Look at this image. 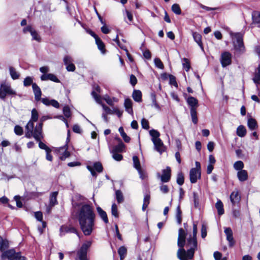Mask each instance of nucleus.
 Masks as SVG:
<instances>
[{
    "label": "nucleus",
    "mask_w": 260,
    "mask_h": 260,
    "mask_svg": "<svg viewBox=\"0 0 260 260\" xmlns=\"http://www.w3.org/2000/svg\"><path fill=\"white\" fill-rule=\"evenodd\" d=\"M38 119V113L36 109H33L31 111V120L33 123L34 122H36Z\"/></svg>",
    "instance_id": "49"
},
{
    "label": "nucleus",
    "mask_w": 260,
    "mask_h": 260,
    "mask_svg": "<svg viewBox=\"0 0 260 260\" xmlns=\"http://www.w3.org/2000/svg\"><path fill=\"white\" fill-rule=\"evenodd\" d=\"M215 207L217 210L218 214L222 215L224 214V211L223 209V205L222 202L220 200H218L215 204Z\"/></svg>",
    "instance_id": "28"
},
{
    "label": "nucleus",
    "mask_w": 260,
    "mask_h": 260,
    "mask_svg": "<svg viewBox=\"0 0 260 260\" xmlns=\"http://www.w3.org/2000/svg\"><path fill=\"white\" fill-rule=\"evenodd\" d=\"M78 218L81 229L86 236L90 235L94 225L95 214L93 208L89 204H83L79 209Z\"/></svg>",
    "instance_id": "1"
},
{
    "label": "nucleus",
    "mask_w": 260,
    "mask_h": 260,
    "mask_svg": "<svg viewBox=\"0 0 260 260\" xmlns=\"http://www.w3.org/2000/svg\"><path fill=\"white\" fill-rule=\"evenodd\" d=\"M154 61L155 66L157 68H158L159 69H163V68H164L163 63L159 58H156L154 59Z\"/></svg>",
    "instance_id": "62"
},
{
    "label": "nucleus",
    "mask_w": 260,
    "mask_h": 260,
    "mask_svg": "<svg viewBox=\"0 0 260 260\" xmlns=\"http://www.w3.org/2000/svg\"><path fill=\"white\" fill-rule=\"evenodd\" d=\"M246 129L242 125H239L237 128V135L240 137H244L246 134Z\"/></svg>",
    "instance_id": "30"
},
{
    "label": "nucleus",
    "mask_w": 260,
    "mask_h": 260,
    "mask_svg": "<svg viewBox=\"0 0 260 260\" xmlns=\"http://www.w3.org/2000/svg\"><path fill=\"white\" fill-rule=\"evenodd\" d=\"M113 158L117 160L120 161L122 159V155L121 154H118V152H113Z\"/></svg>",
    "instance_id": "63"
},
{
    "label": "nucleus",
    "mask_w": 260,
    "mask_h": 260,
    "mask_svg": "<svg viewBox=\"0 0 260 260\" xmlns=\"http://www.w3.org/2000/svg\"><path fill=\"white\" fill-rule=\"evenodd\" d=\"M58 195V192L57 191H54L51 193V194L50 196V199H49V206L50 208H52L54 207L55 205L58 204L57 201V196Z\"/></svg>",
    "instance_id": "21"
},
{
    "label": "nucleus",
    "mask_w": 260,
    "mask_h": 260,
    "mask_svg": "<svg viewBox=\"0 0 260 260\" xmlns=\"http://www.w3.org/2000/svg\"><path fill=\"white\" fill-rule=\"evenodd\" d=\"M118 131H119V132L121 136L122 137V138H123V140L124 141V142H126V143L129 142V141L131 140V138L124 132L123 128L121 126V127H120L119 128Z\"/></svg>",
    "instance_id": "36"
},
{
    "label": "nucleus",
    "mask_w": 260,
    "mask_h": 260,
    "mask_svg": "<svg viewBox=\"0 0 260 260\" xmlns=\"http://www.w3.org/2000/svg\"><path fill=\"white\" fill-rule=\"evenodd\" d=\"M155 147V149L160 153L164 151L162 149L164 144L160 139H158L152 141Z\"/></svg>",
    "instance_id": "25"
},
{
    "label": "nucleus",
    "mask_w": 260,
    "mask_h": 260,
    "mask_svg": "<svg viewBox=\"0 0 260 260\" xmlns=\"http://www.w3.org/2000/svg\"><path fill=\"white\" fill-rule=\"evenodd\" d=\"M186 102L190 110V115L192 121L194 124H197L198 121L197 113V109L199 107L197 99H186Z\"/></svg>",
    "instance_id": "6"
},
{
    "label": "nucleus",
    "mask_w": 260,
    "mask_h": 260,
    "mask_svg": "<svg viewBox=\"0 0 260 260\" xmlns=\"http://www.w3.org/2000/svg\"><path fill=\"white\" fill-rule=\"evenodd\" d=\"M60 149H65L64 151L63 152L62 155L59 157L60 159L61 160H64L66 158L69 157L70 156V153L67 150L68 149V145L66 144L63 147H60Z\"/></svg>",
    "instance_id": "35"
},
{
    "label": "nucleus",
    "mask_w": 260,
    "mask_h": 260,
    "mask_svg": "<svg viewBox=\"0 0 260 260\" xmlns=\"http://www.w3.org/2000/svg\"><path fill=\"white\" fill-rule=\"evenodd\" d=\"M33 83V78L32 77L28 76L26 77L23 81V85L25 87L30 86V85H32Z\"/></svg>",
    "instance_id": "43"
},
{
    "label": "nucleus",
    "mask_w": 260,
    "mask_h": 260,
    "mask_svg": "<svg viewBox=\"0 0 260 260\" xmlns=\"http://www.w3.org/2000/svg\"><path fill=\"white\" fill-rule=\"evenodd\" d=\"M186 233L182 228H180L178 231V237L177 245L179 247H184L185 244Z\"/></svg>",
    "instance_id": "12"
},
{
    "label": "nucleus",
    "mask_w": 260,
    "mask_h": 260,
    "mask_svg": "<svg viewBox=\"0 0 260 260\" xmlns=\"http://www.w3.org/2000/svg\"><path fill=\"white\" fill-rule=\"evenodd\" d=\"M187 249L186 250L183 247H179L177 252L187 255L189 259H192L195 251L198 248V242L197 239L188 238L187 239L186 243L185 244Z\"/></svg>",
    "instance_id": "3"
},
{
    "label": "nucleus",
    "mask_w": 260,
    "mask_h": 260,
    "mask_svg": "<svg viewBox=\"0 0 260 260\" xmlns=\"http://www.w3.org/2000/svg\"><path fill=\"white\" fill-rule=\"evenodd\" d=\"M162 106H164V105H160L159 103L156 101V99H153L151 107H154L158 110H160L161 107Z\"/></svg>",
    "instance_id": "54"
},
{
    "label": "nucleus",
    "mask_w": 260,
    "mask_h": 260,
    "mask_svg": "<svg viewBox=\"0 0 260 260\" xmlns=\"http://www.w3.org/2000/svg\"><path fill=\"white\" fill-rule=\"evenodd\" d=\"M111 213L112 215L115 217H118V210L116 205L115 203H113L111 207Z\"/></svg>",
    "instance_id": "52"
},
{
    "label": "nucleus",
    "mask_w": 260,
    "mask_h": 260,
    "mask_svg": "<svg viewBox=\"0 0 260 260\" xmlns=\"http://www.w3.org/2000/svg\"><path fill=\"white\" fill-rule=\"evenodd\" d=\"M230 198L232 206H237V207H239L241 196L238 190L236 189L234 190L231 193Z\"/></svg>",
    "instance_id": "10"
},
{
    "label": "nucleus",
    "mask_w": 260,
    "mask_h": 260,
    "mask_svg": "<svg viewBox=\"0 0 260 260\" xmlns=\"http://www.w3.org/2000/svg\"><path fill=\"white\" fill-rule=\"evenodd\" d=\"M16 92L12 88L10 83L3 81L0 85V98H5L6 96H15Z\"/></svg>",
    "instance_id": "5"
},
{
    "label": "nucleus",
    "mask_w": 260,
    "mask_h": 260,
    "mask_svg": "<svg viewBox=\"0 0 260 260\" xmlns=\"http://www.w3.org/2000/svg\"><path fill=\"white\" fill-rule=\"evenodd\" d=\"M14 132L18 136H21L23 133L22 127L19 125H16L14 127Z\"/></svg>",
    "instance_id": "53"
},
{
    "label": "nucleus",
    "mask_w": 260,
    "mask_h": 260,
    "mask_svg": "<svg viewBox=\"0 0 260 260\" xmlns=\"http://www.w3.org/2000/svg\"><path fill=\"white\" fill-rule=\"evenodd\" d=\"M9 247V242L7 240H4L0 236V250L5 251Z\"/></svg>",
    "instance_id": "34"
},
{
    "label": "nucleus",
    "mask_w": 260,
    "mask_h": 260,
    "mask_svg": "<svg viewBox=\"0 0 260 260\" xmlns=\"http://www.w3.org/2000/svg\"><path fill=\"white\" fill-rule=\"evenodd\" d=\"M253 80L257 85L260 86V63L255 70Z\"/></svg>",
    "instance_id": "27"
},
{
    "label": "nucleus",
    "mask_w": 260,
    "mask_h": 260,
    "mask_svg": "<svg viewBox=\"0 0 260 260\" xmlns=\"http://www.w3.org/2000/svg\"><path fill=\"white\" fill-rule=\"evenodd\" d=\"M141 125L142 128L145 129H148L149 128V125L148 121L145 119L143 118L141 120Z\"/></svg>",
    "instance_id": "59"
},
{
    "label": "nucleus",
    "mask_w": 260,
    "mask_h": 260,
    "mask_svg": "<svg viewBox=\"0 0 260 260\" xmlns=\"http://www.w3.org/2000/svg\"><path fill=\"white\" fill-rule=\"evenodd\" d=\"M115 198H116V199L118 203H119V204L122 203L124 201L123 194H122V192L121 191V190H116Z\"/></svg>",
    "instance_id": "38"
},
{
    "label": "nucleus",
    "mask_w": 260,
    "mask_h": 260,
    "mask_svg": "<svg viewBox=\"0 0 260 260\" xmlns=\"http://www.w3.org/2000/svg\"><path fill=\"white\" fill-rule=\"evenodd\" d=\"M125 111L131 115H133V103L130 99H125L124 103Z\"/></svg>",
    "instance_id": "19"
},
{
    "label": "nucleus",
    "mask_w": 260,
    "mask_h": 260,
    "mask_svg": "<svg viewBox=\"0 0 260 260\" xmlns=\"http://www.w3.org/2000/svg\"><path fill=\"white\" fill-rule=\"evenodd\" d=\"M201 171H198L196 169H191L189 172L190 181L191 183L197 182L198 179L201 178Z\"/></svg>",
    "instance_id": "13"
},
{
    "label": "nucleus",
    "mask_w": 260,
    "mask_h": 260,
    "mask_svg": "<svg viewBox=\"0 0 260 260\" xmlns=\"http://www.w3.org/2000/svg\"><path fill=\"white\" fill-rule=\"evenodd\" d=\"M247 126L251 131L255 130L258 128V125L256 120L251 117L248 119Z\"/></svg>",
    "instance_id": "20"
},
{
    "label": "nucleus",
    "mask_w": 260,
    "mask_h": 260,
    "mask_svg": "<svg viewBox=\"0 0 260 260\" xmlns=\"http://www.w3.org/2000/svg\"><path fill=\"white\" fill-rule=\"evenodd\" d=\"M32 88L35 98H41L42 95L41 89L36 83L32 84Z\"/></svg>",
    "instance_id": "31"
},
{
    "label": "nucleus",
    "mask_w": 260,
    "mask_h": 260,
    "mask_svg": "<svg viewBox=\"0 0 260 260\" xmlns=\"http://www.w3.org/2000/svg\"><path fill=\"white\" fill-rule=\"evenodd\" d=\"M181 213L182 212L180 209V206H178L176 209V218L177 222L179 224H180L182 222Z\"/></svg>",
    "instance_id": "40"
},
{
    "label": "nucleus",
    "mask_w": 260,
    "mask_h": 260,
    "mask_svg": "<svg viewBox=\"0 0 260 260\" xmlns=\"http://www.w3.org/2000/svg\"><path fill=\"white\" fill-rule=\"evenodd\" d=\"M237 177L241 182H244L248 179V175L246 170H243L237 172Z\"/></svg>",
    "instance_id": "23"
},
{
    "label": "nucleus",
    "mask_w": 260,
    "mask_h": 260,
    "mask_svg": "<svg viewBox=\"0 0 260 260\" xmlns=\"http://www.w3.org/2000/svg\"><path fill=\"white\" fill-rule=\"evenodd\" d=\"M171 170L169 167H167L166 169L162 170V174L160 176L161 181L163 183L168 182L171 179Z\"/></svg>",
    "instance_id": "14"
},
{
    "label": "nucleus",
    "mask_w": 260,
    "mask_h": 260,
    "mask_svg": "<svg viewBox=\"0 0 260 260\" xmlns=\"http://www.w3.org/2000/svg\"><path fill=\"white\" fill-rule=\"evenodd\" d=\"M244 163L241 160H238V161H236L234 164V165H233V167H234V168L235 169V170L238 171H240L241 170V171L243 170V169L244 168Z\"/></svg>",
    "instance_id": "39"
},
{
    "label": "nucleus",
    "mask_w": 260,
    "mask_h": 260,
    "mask_svg": "<svg viewBox=\"0 0 260 260\" xmlns=\"http://www.w3.org/2000/svg\"><path fill=\"white\" fill-rule=\"evenodd\" d=\"M10 74L13 80H16L19 78L20 74L17 72L16 70L13 67L9 68Z\"/></svg>",
    "instance_id": "29"
},
{
    "label": "nucleus",
    "mask_w": 260,
    "mask_h": 260,
    "mask_svg": "<svg viewBox=\"0 0 260 260\" xmlns=\"http://www.w3.org/2000/svg\"><path fill=\"white\" fill-rule=\"evenodd\" d=\"M61 235H64L66 233H71L78 234L77 230L74 227H69L66 225H62L60 228Z\"/></svg>",
    "instance_id": "17"
},
{
    "label": "nucleus",
    "mask_w": 260,
    "mask_h": 260,
    "mask_svg": "<svg viewBox=\"0 0 260 260\" xmlns=\"http://www.w3.org/2000/svg\"><path fill=\"white\" fill-rule=\"evenodd\" d=\"M41 80L42 81L50 80L56 83L60 82L59 80L57 77L53 74H44L41 76Z\"/></svg>",
    "instance_id": "16"
},
{
    "label": "nucleus",
    "mask_w": 260,
    "mask_h": 260,
    "mask_svg": "<svg viewBox=\"0 0 260 260\" xmlns=\"http://www.w3.org/2000/svg\"><path fill=\"white\" fill-rule=\"evenodd\" d=\"M73 59L72 57L69 55H66L63 58V62L64 64L67 66L69 64H71L73 63Z\"/></svg>",
    "instance_id": "50"
},
{
    "label": "nucleus",
    "mask_w": 260,
    "mask_h": 260,
    "mask_svg": "<svg viewBox=\"0 0 260 260\" xmlns=\"http://www.w3.org/2000/svg\"><path fill=\"white\" fill-rule=\"evenodd\" d=\"M100 92V87L98 85H96L93 88V90L91 92V95L94 98H101V96L99 94Z\"/></svg>",
    "instance_id": "42"
},
{
    "label": "nucleus",
    "mask_w": 260,
    "mask_h": 260,
    "mask_svg": "<svg viewBox=\"0 0 260 260\" xmlns=\"http://www.w3.org/2000/svg\"><path fill=\"white\" fill-rule=\"evenodd\" d=\"M42 122L39 123L34 129V124L29 120L25 126V136L27 138L33 137L36 141H40L43 138L42 134Z\"/></svg>",
    "instance_id": "2"
},
{
    "label": "nucleus",
    "mask_w": 260,
    "mask_h": 260,
    "mask_svg": "<svg viewBox=\"0 0 260 260\" xmlns=\"http://www.w3.org/2000/svg\"><path fill=\"white\" fill-rule=\"evenodd\" d=\"M150 196L146 194L144 196L143 204L142 206V210L145 211L150 203Z\"/></svg>",
    "instance_id": "37"
},
{
    "label": "nucleus",
    "mask_w": 260,
    "mask_h": 260,
    "mask_svg": "<svg viewBox=\"0 0 260 260\" xmlns=\"http://www.w3.org/2000/svg\"><path fill=\"white\" fill-rule=\"evenodd\" d=\"M233 38L234 48L237 54H242L245 51V47L243 41V36L240 33H231Z\"/></svg>",
    "instance_id": "4"
},
{
    "label": "nucleus",
    "mask_w": 260,
    "mask_h": 260,
    "mask_svg": "<svg viewBox=\"0 0 260 260\" xmlns=\"http://www.w3.org/2000/svg\"><path fill=\"white\" fill-rule=\"evenodd\" d=\"M2 258H7L9 260H27L20 252H16L14 249L4 251L2 255Z\"/></svg>",
    "instance_id": "7"
},
{
    "label": "nucleus",
    "mask_w": 260,
    "mask_h": 260,
    "mask_svg": "<svg viewBox=\"0 0 260 260\" xmlns=\"http://www.w3.org/2000/svg\"><path fill=\"white\" fill-rule=\"evenodd\" d=\"M63 113L66 117L69 118L71 116V112L69 106H66L63 107Z\"/></svg>",
    "instance_id": "51"
},
{
    "label": "nucleus",
    "mask_w": 260,
    "mask_h": 260,
    "mask_svg": "<svg viewBox=\"0 0 260 260\" xmlns=\"http://www.w3.org/2000/svg\"><path fill=\"white\" fill-rule=\"evenodd\" d=\"M184 182V175L182 172H179L177 174V183L179 185H182Z\"/></svg>",
    "instance_id": "44"
},
{
    "label": "nucleus",
    "mask_w": 260,
    "mask_h": 260,
    "mask_svg": "<svg viewBox=\"0 0 260 260\" xmlns=\"http://www.w3.org/2000/svg\"><path fill=\"white\" fill-rule=\"evenodd\" d=\"M116 139L119 142V143L118 145L113 147L112 152H121L124 149L125 145L120 138H117Z\"/></svg>",
    "instance_id": "24"
},
{
    "label": "nucleus",
    "mask_w": 260,
    "mask_h": 260,
    "mask_svg": "<svg viewBox=\"0 0 260 260\" xmlns=\"http://www.w3.org/2000/svg\"><path fill=\"white\" fill-rule=\"evenodd\" d=\"M91 244L90 242L84 243L77 252V256L75 260H88L87 257V250Z\"/></svg>",
    "instance_id": "8"
},
{
    "label": "nucleus",
    "mask_w": 260,
    "mask_h": 260,
    "mask_svg": "<svg viewBox=\"0 0 260 260\" xmlns=\"http://www.w3.org/2000/svg\"><path fill=\"white\" fill-rule=\"evenodd\" d=\"M149 134L151 136L152 141H153V140H157L158 139H159L158 137L160 136L159 133L155 129H151L149 131Z\"/></svg>",
    "instance_id": "41"
},
{
    "label": "nucleus",
    "mask_w": 260,
    "mask_h": 260,
    "mask_svg": "<svg viewBox=\"0 0 260 260\" xmlns=\"http://www.w3.org/2000/svg\"><path fill=\"white\" fill-rule=\"evenodd\" d=\"M30 34L32 37L33 40H36L38 42H40L41 37L35 29L32 32H31Z\"/></svg>",
    "instance_id": "55"
},
{
    "label": "nucleus",
    "mask_w": 260,
    "mask_h": 260,
    "mask_svg": "<svg viewBox=\"0 0 260 260\" xmlns=\"http://www.w3.org/2000/svg\"><path fill=\"white\" fill-rule=\"evenodd\" d=\"M38 142H39V147L40 149H43L45 151H48L50 148L48 147L45 144H44V143H43L42 141H41V140H40V141H37Z\"/></svg>",
    "instance_id": "60"
},
{
    "label": "nucleus",
    "mask_w": 260,
    "mask_h": 260,
    "mask_svg": "<svg viewBox=\"0 0 260 260\" xmlns=\"http://www.w3.org/2000/svg\"><path fill=\"white\" fill-rule=\"evenodd\" d=\"M96 210L98 214L104 221V222L105 223H108L109 222V220L106 212L104 211L100 207H98L96 208Z\"/></svg>",
    "instance_id": "22"
},
{
    "label": "nucleus",
    "mask_w": 260,
    "mask_h": 260,
    "mask_svg": "<svg viewBox=\"0 0 260 260\" xmlns=\"http://www.w3.org/2000/svg\"><path fill=\"white\" fill-rule=\"evenodd\" d=\"M133 160L134 168L137 170L140 169L141 167L138 157L137 156H134L133 157Z\"/></svg>",
    "instance_id": "47"
},
{
    "label": "nucleus",
    "mask_w": 260,
    "mask_h": 260,
    "mask_svg": "<svg viewBox=\"0 0 260 260\" xmlns=\"http://www.w3.org/2000/svg\"><path fill=\"white\" fill-rule=\"evenodd\" d=\"M183 68L186 70V71H188L190 69V64L187 58L183 59Z\"/></svg>",
    "instance_id": "61"
},
{
    "label": "nucleus",
    "mask_w": 260,
    "mask_h": 260,
    "mask_svg": "<svg viewBox=\"0 0 260 260\" xmlns=\"http://www.w3.org/2000/svg\"><path fill=\"white\" fill-rule=\"evenodd\" d=\"M177 257L180 260H189L187 255L177 252Z\"/></svg>",
    "instance_id": "64"
},
{
    "label": "nucleus",
    "mask_w": 260,
    "mask_h": 260,
    "mask_svg": "<svg viewBox=\"0 0 260 260\" xmlns=\"http://www.w3.org/2000/svg\"><path fill=\"white\" fill-rule=\"evenodd\" d=\"M224 233L226 236V240L229 242V246L233 247L235 243L233 236V232L230 228H226L224 229Z\"/></svg>",
    "instance_id": "15"
},
{
    "label": "nucleus",
    "mask_w": 260,
    "mask_h": 260,
    "mask_svg": "<svg viewBox=\"0 0 260 260\" xmlns=\"http://www.w3.org/2000/svg\"><path fill=\"white\" fill-rule=\"evenodd\" d=\"M87 169L90 172L92 176L96 177V171L98 173H101L103 171V168L102 165L100 162H95L93 164V166L88 165Z\"/></svg>",
    "instance_id": "11"
},
{
    "label": "nucleus",
    "mask_w": 260,
    "mask_h": 260,
    "mask_svg": "<svg viewBox=\"0 0 260 260\" xmlns=\"http://www.w3.org/2000/svg\"><path fill=\"white\" fill-rule=\"evenodd\" d=\"M252 20L253 23L260 27V12H254L252 14Z\"/></svg>",
    "instance_id": "33"
},
{
    "label": "nucleus",
    "mask_w": 260,
    "mask_h": 260,
    "mask_svg": "<svg viewBox=\"0 0 260 260\" xmlns=\"http://www.w3.org/2000/svg\"><path fill=\"white\" fill-rule=\"evenodd\" d=\"M95 42L96 44L98 45L99 49L102 52L104 51L105 49V45L102 41L100 39V38H96Z\"/></svg>",
    "instance_id": "48"
},
{
    "label": "nucleus",
    "mask_w": 260,
    "mask_h": 260,
    "mask_svg": "<svg viewBox=\"0 0 260 260\" xmlns=\"http://www.w3.org/2000/svg\"><path fill=\"white\" fill-rule=\"evenodd\" d=\"M96 103L101 105L105 111L108 114H113V108L111 109L102 102V99H94Z\"/></svg>",
    "instance_id": "18"
},
{
    "label": "nucleus",
    "mask_w": 260,
    "mask_h": 260,
    "mask_svg": "<svg viewBox=\"0 0 260 260\" xmlns=\"http://www.w3.org/2000/svg\"><path fill=\"white\" fill-rule=\"evenodd\" d=\"M118 253L120 256V259L123 260L127 253L126 247L123 246H120L118 249Z\"/></svg>",
    "instance_id": "32"
},
{
    "label": "nucleus",
    "mask_w": 260,
    "mask_h": 260,
    "mask_svg": "<svg viewBox=\"0 0 260 260\" xmlns=\"http://www.w3.org/2000/svg\"><path fill=\"white\" fill-rule=\"evenodd\" d=\"M192 36L194 41L198 44L202 50H204L202 42V36L201 35L197 32H192Z\"/></svg>",
    "instance_id": "26"
},
{
    "label": "nucleus",
    "mask_w": 260,
    "mask_h": 260,
    "mask_svg": "<svg viewBox=\"0 0 260 260\" xmlns=\"http://www.w3.org/2000/svg\"><path fill=\"white\" fill-rule=\"evenodd\" d=\"M172 11L177 15H179L181 13V10L178 4H175L172 6Z\"/></svg>",
    "instance_id": "46"
},
{
    "label": "nucleus",
    "mask_w": 260,
    "mask_h": 260,
    "mask_svg": "<svg viewBox=\"0 0 260 260\" xmlns=\"http://www.w3.org/2000/svg\"><path fill=\"white\" fill-rule=\"evenodd\" d=\"M236 207H237V206H232V214L235 218H238L240 216V211L239 209H237Z\"/></svg>",
    "instance_id": "56"
},
{
    "label": "nucleus",
    "mask_w": 260,
    "mask_h": 260,
    "mask_svg": "<svg viewBox=\"0 0 260 260\" xmlns=\"http://www.w3.org/2000/svg\"><path fill=\"white\" fill-rule=\"evenodd\" d=\"M169 83L171 85L177 87L178 84L176 80V78L173 75H171L169 78Z\"/></svg>",
    "instance_id": "57"
},
{
    "label": "nucleus",
    "mask_w": 260,
    "mask_h": 260,
    "mask_svg": "<svg viewBox=\"0 0 260 260\" xmlns=\"http://www.w3.org/2000/svg\"><path fill=\"white\" fill-rule=\"evenodd\" d=\"M198 232L197 224L193 222V231H192V236H190L189 238H195L197 239V234Z\"/></svg>",
    "instance_id": "58"
},
{
    "label": "nucleus",
    "mask_w": 260,
    "mask_h": 260,
    "mask_svg": "<svg viewBox=\"0 0 260 260\" xmlns=\"http://www.w3.org/2000/svg\"><path fill=\"white\" fill-rule=\"evenodd\" d=\"M220 61L221 66L225 68L232 63V54L228 51H224L221 54Z\"/></svg>",
    "instance_id": "9"
},
{
    "label": "nucleus",
    "mask_w": 260,
    "mask_h": 260,
    "mask_svg": "<svg viewBox=\"0 0 260 260\" xmlns=\"http://www.w3.org/2000/svg\"><path fill=\"white\" fill-rule=\"evenodd\" d=\"M193 198L194 207L196 208H199L200 206V201L198 193L197 192H193Z\"/></svg>",
    "instance_id": "45"
}]
</instances>
